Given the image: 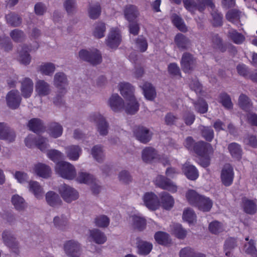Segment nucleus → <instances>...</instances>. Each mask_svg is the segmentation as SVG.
<instances>
[{
    "mask_svg": "<svg viewBox=\"0 0 257 257\" xmlns=\"http://www.w3.org/2000/svg\"><path fill=\"white\" fill-rule=\"evenodd\" d=\"M55 170L61 177L69 180H72L76 175L74 167L70 163L65 161L58 162L56 164Z\"/></svg>",
    "mask_w": 257,
    "mask_h": 257,
    "instance_id": "obj_1",
    "label": "nucleus"
},
{
    "mask_svg": "<svg viewBox=\"0 0 257 257\" xmlns=\"http://www.w3.org/2000/svg\"><path fill=\"white\" fill-rule=\"evenodd\" d=\"M80 59L88 62L93 65L100 64L102 61L101 54L97 50L88 51L86 50H81L79 52Z\"/></svg>",
    "mask_w": 257,
    "mask_h": 257,
    "instance_id": "obj_2",
    "label": "nucleus"
},
{
    "mask_svg": "<svg viewBox=\"0 0 257 257\" xmlns=\"http://www.w3.org/2000/svg\"><path fill=\"white\" fill-rule=\"evenodd\" d=\"M133 132L136 139L145 144L151 140L153 135L148 128L141 125L135 126Z\"/></svg>",
    "mask_w": 257,
    "mask_h": 257,
    "instance_id": "obj_3",
    "label": "nucleus"
},
{
    "mask_svg": "<svg viewBox=\"0 0 257 257\" xmlns=\"http://www.w3.org/2000/svg\"><path fill=\"white\" fill-rule=\"evenodd\" d=\"M180 64L182 70L185 73H190L196 66V59L192 54L185 52L182 55Z\"/></svg>",
    "mask_w": 257,
    "mask_h": 257,
    "instance_id": "obj_4",
    "label": "nucleus"
},
{
    "mask_svg": "<svg viewBox=\"0 0 257 257\" xmlns=\"http://www.w3.org/2000/svg\"><path fill=\"white\" fill-rule=\"evenodd\" d=\"M59 193L63 200L70 203L78 198V193L74 188L66 184L61 185L59 188Z\"/></svg>",
    "mask_w": 257,
    "mask_h": 257,
    "instance_id": "obj_5",
    "label": "nucleus"
},
{
    "mask_svg": "<svg viewBox=\"0 0 257 257\" xmlns=\"http://www.w3.org/2000/svg\"><path fill=\"white\" fill-rule=\"evenodd\" d=\"M90 120L97 123V130L100 135L105 136L108 133V124L105 118L99 113H94L90 116Z\"/></svg>",
    "mask_w": 257,
    "mask_h": 257,
    "instance_id": "obj_6",
    "label": "nucleus"
},
{
    "mask_svg": "<svg viewBox=\"0 0 257 257\" xmlns=\"http://www.w3.org/2000/svg\"><path fill=\"white\" fill-rule=\"evenodd\" d=\"M155 184L159 187L173 193L177 191V186L173 181L163 175H158L156 177Z\"/></svg>",
    "mask_w": 257,
    "mask_h": 257,
    "instance_id": "obj_7",
    "label": "nucleus"
},
{
    "mask_svg": "<svg viewBox=\"0 0 257 257\" xmlns=\"http://www.w3.org/2000/svg\"><path fill=\"white\" fill-rule=\"evenodd\" d=\"M2 238L5 244L11 248L14 252L19 253V243L11 231L5 230L2 234Z\"/></svg>",
    "mask_w": 257,
    "mask_h": 257,
    "instance_id": "obj_8",
    "label": "nucleus"
},
{
    "mask_svg": "<svg viewBox=\"0 0 257 257\" xmlns=\"http://www.w3.org/2000/svg\"><path fill=\"white\" fill-rule=\"evenodd\" d=\"M22 100L20 93L17 90H12L8 92L6 96V101L8 106L15 109L20 106Z\"/></svg>",
    "mask_w": 257,
    "mask_h": 257,
    "instance_id": "obj_9",
    "label": "nucleus"
},
{
    "mask_svg": "<svg viewBox=\"0 0 257 257\" xmlns=\"http://www.w3.org/2000/svg\"><path fill=\"white\" fill-rule=\"evenodd\" d=\"M68 84L67 76L62 72L56 73L54 77V85L59 89L60 93H66V87Z\"/></svg>",
    "mask_w": 257,
    "mask_h": 257,
    "instance_id": "obj_10",
    "label": "nucleus"
},
{
    "mask_svg": "<svg viewBox=\"0 0 257 257\" xmlns=\"http://www.w3.org/2000/svg\"><path fill=\"white\" fill-rule=\"evenodd\" d=\"M174 43L179 50L185 51L189 49L192 45L191 40L182 33H178L174 37Z\"/></svg>",
    "mask_w": 257,
    "mask_h": 257,
    "instance_id": "obj_11",
    "label": "nucleus"
},
{
    "mask_svg": "<svg viewBox=\"0 0 257 257\" xmlns=\"http://www.w3.org/2000/svg\"><path fill=\"white\" fill-rule=\"evenodd\" d=\"M193 151L198 156H205L212 152V147L208 143L199 141L195 143Z\"/></svg>",
    "mask_w": 257,
    "mask_h": 257,
    "instance_id": "obj_12",
    "label": "nucleus"
},
{
    "mask_svg": "<svg viewBox=\"0 0 257 257\" xmlns=\"http://www.w3.org/2000/svg\"><path fill=\"white\" fill-rule=\"evenodd\" d=\"M143 199L145 205L149 209L155 210L159 206L160 201L158 197L152 192L146 193Z\"/></svg>",
    "mask_w": 257,
    "mask_h": 257,
    "instance_id": "obj_13",
    "label": "nucleus"
},
{
    "mask_svg": "<svg viewBox=\"0 0 257 257\" xmlns=\"http://www.w3.org/2000/svg\"><path fill=\"white\" fill-rule=\"evenodd\" d=\"M16 138L14 131L4 122H0V139L13 142Z\"/></svg>",
    "mask_w": 257,
    "mask_h": 257,
    "instance_id": "obj_14",
    "label": "nucleus"
},
{
    "mask_svg": "<svg viewBox=\"0 0 257 257\" xmlns=\"http://www.w3.org/2000/svg\"><path fill=\"white\" fill-rule=\"evenodd\" d=\"M34 83L33 81L28 77L25 78L21 81V90L22 95L25 98H29L33 91Z\"/></svg>",
    "mask_w": 257,
    "mask_h": 257,
    "instance_id": "obj_15",
    "label": "nucleus"
},
{
    "mask_svg": "<svg viewBox=\"0 0 257 257\" xmlns=\"http://www.w3.org/2000/svg\"><path fill=\"white\" fill-rule=\"evenodd\" d=\"M109 104L115 112L120 111L124 106L123 99L117 94L112 95L109 99Z\"/></svg>",
    "mask_w": 257,
    "mask_h": 257,
    "instance_id": "obj_16",
    "label": "nucleus"
},
{
    "mask_svg": "<svg viewBox=\"0 0 257 257\" xmlns=\"http://www.w3.org/2000/svg\"><path fill=\"white\" fill-rule=\"evenodd\" d=\"M120 36L116 30H112L106 40L107 45L111 48H115L120 43Z\"/></svg>",
    "mask_w": 257,
    "mask_h": 257,
    "instance_id": "obj_17",
    "label": "nucleus"
},
{
    "mask_svg": "<svg viewBox=\"0 0 257 257\" xmlns=\"http://www.w3.org/2000/svg\"><path fill=\"white\" fill-rule=\"evenodd\" d=\"M89 236L93 242L99 244H103L107 240L104 232L96 228L89 230Z\"/></svg>",
    "mask_w": 257,
    "mask_h": 257,
    "instance_id": "obj_18",
    "label": "nucleus"
},
{
    "mask_svg": "<svg viewBox=\"0 0 257 257\" xmlns=\"http://www.w3.org/2000/svg\"><path fill=\"white\" fill-rule=\"evenodd\" d=\"M80 248L79 243L73 240L66 241L64 245V249L66 253L71 257L74 256L75 253L79 252Z\"/></svg>",
    "mask_w": 257,
    "mask_h": 257,
    "instance_id": "obj_19",
    "label": "nucleus"
},
{
    "mask_svg": "<svg viewBox=\"0 0 257 257\" xmlns=\"http://www.w3.org/2000/svg\"><path fill=\"white\" fill-rule=\"evenodd\" d=\"M241 207L243 211L249 214H253L256 213L257 210L255 201L248 199L245 197L242 199Z\"/></svg>",
    "mask_w": 257,
    "mask_h": 257,
    "instance_id": "obj_20",
    "label": "nucleus"
},
{
    "mask_svg": "<svg viewBox=\"0 0 257 257\" xmlns=\"http://www.w3.org/2000/svg\"><path fill=\"white\" fill-rule=\"evenodd\" d=\"M182 169L186 177L190 180H195L199 176L198 170L193 165L185 163L183 165Z\"/></svg>",
    "mask_w": 257,
    "mask_h": 257,
    "instance_id": "obj_21",
    "label": "nucleus"
},
{
    "mask_svg": "<svg viewBox=\"0 0 257 257\" xmlns=\"http://www.w3.org/2000/svg\"><path fill=\"white\" fill-rule=\"evenodd\" d=\"M36 91L40 96H45L50 94V85L43 80H38L36 83Z\"/></svg>",
    "mask_w": 257,
    "mask_h": 257,
    "instance_id": "obj_22",
    "label": "nucleus"
},
{
    "mask_svg": "<svg viewBox=\"0 0 257 257\" xmlns=\"http://www.w3.org/2000/svg\"><path fill=\"white\" fill-rule=\"evenodd\" d=\"M146 98L149 100H153L156 96V92L153 85L148 82H145L140 86Z\"/></svg>",
    "mask_w": 257,
    "mask_h": 257,
    "instance_id": "obj_23",
    "label": "nucleus"
},
{
    "mask_svg": "<svg viewBox=\"0 0 257 257\" xmlns=\"http://www.w3.org/2000/svg\"><path fill=\"white\" fill-rule=\"evenodd\" d=\"M158 159L156 150L152 147H146L142 151V159L146 163H151Z\"/></svg>",
    "mask_w": 257,
    "mask_h": 257,
    "instance_id": "obj_24",
    "label": "nucleus"
},
{
    "mask_svg": "<svg viewBox=\"0 0 257 257\" xmlns=\"http://www.w3.org/2000/svg\"><path fill=\"white\" fill-rule=\"evenodd\" d=\"M121 94L126 99L135 97L134 87L129 83L121 82L119 84Z\"/></svg>",
    "mask_w": 257,
    "mask_h": 257,
    "instance_id": "obj_25",
    "label": "nucleus"
},
{
    "mask_svg": "<svg viewBox=\"0 0 257 257\" xmlns=\"http://www.w3.org/2000/svg\"><path fill=\"white\" fill-rule=\"evenodd\" d=\"M27 126L30 131L37 134L44 131L45 128L42 120L38 118L30 119Z\"/></svg>",
    "mask_w": 257,
    "mask_h": 257,
    "instance_id": "obj_26",
    "label": "nucleus"
},
{
    "mask_svg": "<svg viewBox=\"0 0 257 257\" xmlns=\"http://www.w3.org/2000/svg\"><path fill=\"white\" fill-rule=\"evenodd\" d=\"M160 200L162 207L166 210H170L174 206V198L167 192H163L160 194Z\"/></svg>",
    "mask_w": 257,
    "mask_h": 257,
    "instance_id": "obj_27",
    "label": "nucleus"
},
{
    "mask_svg": "<svg viewBox=\"0 0 257 257\" xmlns=\"http://www.w3.org/2000/svg\"><path fill=\"white\" fill-rule=\"evenodd\" d=\"M46 200L47 203L52 207H57L62 204V200L58 194L50 191L46 194Z\"/></svg>",
    "mask_w": 257,
    "mask_h": 257,
    "instance_id": "obj_28",
    "label": "nucleus"
},
{
    "mask_svg": "<svg viewBox=\"0 0 257 257\" xmlns=\"http://www.w3.org/2000/svg\"><path fill=\"white\" fill-rule=\"evenodd\" d=\"M34 171L37 175L44 178H47L50 176V167L42 163H38L35 165Z\"/></svg>",
    "mask_w": 257,
    "mask_h": 257,
    "instance_id": "obj_29",
    "label": "nucleus"
},
{
    "mask_svg": "<svg viewBox=\"0 0 257 257\" xmlns=\"http://www.w3.org/2000/svg\"><path fill=\"white\" fill-rule=\"evenodd\" d=\"M127 101L126 105L124 107L126 113L129 114H135L139 109V104L135 97L126 99Z\"/></svg>",
    "mask_w": 257,
    "mask_h": 257,
    "instance_id": "obj_30",
    "label": "nucleus"
},
{
    "mask_svg": "<svg viewBox=\"0 0 257 257\" xmlns=\"http://www.w3.org/2000/svg\"><path fill=\"white\" fill-rule=\"evenodd\" d=\"M81 153V150L78 146L72 145L66 148V153L70 160L73 161L78 160Z\"/></svg>",
    "mask_w": 257,
    "mask_h": 257,
    "instance_id": "obj_31",
    "label": "nucleus"
},
{
    "mask_svg": "<svg viewBox=\"0 0 257 257\" xmlns=\"http://www.w3.org/2000/svg\"><path fill=\"white\" fill-rule=\"evenodd\" d=\"M5 18L8 24L13 27L20 26L22 22L21 17L17 14L11 12L5 16Z\"/></svg>",
    "mask_w": 257,
    "mask_h": 257,
    "instance_id": "obj_32",
    "label": "nucleus"
},
{
    "mask_svg": "<svg viewBox=\"0 0 257 257\" xmlns=\"http://www.w3.org/2000/svg\"><path fill=\"white\" fill-rule=\"evenodd\" d=\"M138 253L141 255H148L153 248V244L148 241L140 240L137 242Z\"/></svg>",
    "mask_w": 257,
    "mask_h": 257,
    "instance_id": "obj_33",
    "label": "nucleus"
},
{
    "mask_svg": "<svg viewBox=\"0 0 257 257\" xmlns=\"http://www.w3.org/2000/svg\"><path fill=\"white\" fill-rule=\"evenodd\" d=\"M125 19L130 22L133 21L138 16L137 8L134 5H127L124 10Z\"/></svg>",
    "mask_w": 257,
    "mask_h": 257,
    "instance_id": "obj_34",
    "label": "nucleus"
},
{
    "mask_svg": "<svg viewBox=\"0 0 257 257\" xmlns=\"http://www.w3.org/2000/svg\"><path fill=\"white\" fill-rule=\"evenodd\" d=\"M212 201L208 198L202 195L196 207L203 212L209 211L212 206Z\"/></svg>",
    "mask_w": 257,
    "mask_h": 257,
    "instance_id": "obj_35",
    "label": "nucleus"
},
{
    "mask_svg": "<svg viewBox=\"0 0 257 257\" xmlns=\"http://www.w3.org/2000/svg\"><path fill=\"white\" fill-rule=\"evenodd\" d=\"M242 16V13L236 9H231L227 12L226 19L229 22L238 24Z\"/></svg>",
    "mask_w": 257,
    "mask_h": 257,
    "instance_id": "obj_36",
    "label": "nucleus"
},
{
    "mask_svg": "<svg viewBox=\"0 0 257 257\" xmlns=\"http://www.w3.org/2000/svg\"><path fill=\"white\" fill-rule=\"evenodd\" d=\"M30 191L32 192L38 199L43 197L44 192L41 186L37 181H30L29 183Z\"/></svg>",
    "mask_w": 257,
    "mask_h": 257,
    "instance_id": "obj_37",
    "label": "nucleus"
},
{
    "mask_svg": "<svg viewBox=\"0 0 257 257\" xmlns=\"http://www.w3.org/2000/svg\"><path fill=\"white\" fill-rule=\"evenodd\" d=\"M48 130L50 135L54 138L59 137L63 132L62 125L55 122H51L49 124Z\"/></svg>",
    "mask_w": 257,
    "mask_h": 257,
    "instance_id": "obj_38",
    "label": "nucleus"
},
{
    "mask_svg": "<svg viewBox=\"0 0 257 257\" xmlns=\"http://www.w3.org/2000/svg\"><path fill=\"white\" fill-rule=\"evenodd\" d=\"M228 149L231 155L234 158L239 159L242 156V149L240 146L236 143H232L228 146Z\"/></svg>",
    "mask_w": 257,
    "mask_h": 257,
    "instance_id": "obj_39",
    "label": "nucleus"
},
{
    "mask_svg": "<svg viewBox=\"0 0 257 257\" xmlns=\"http://www.w3.org/2000/svg\"><path fill=\"white\" fill-rule=\"evenodd\" d=\"M55 70V65L51 62L44 63L39 66V71L45 75H52Z\"/></svg>",
    "mask_w": 257,
    "mask_h": 257,
    "instance_id": "obj_40",
    "label": "nucleus"
},
{
    "mask_svg": "<svg viewBox=\"0 0 257 257\" xmlns=\"http://www.w3.org/2000/svg\"><path fill=\"white\" fill-rule=\"evenodd\" d=\"M53 224L58 229H63L67 226L68 219L64 215L57 216L54 218Z\"/></svg>",
    "mask_w": 257,
    "mask_h": 257,
    "instance_id": "obj_41",
    "label": "nucleus"
},
{
    "mask_svg": "<svg viewBox=\"0 0 257 257\" xmlns=\"http://www.w3.org/2000/svg\"><path fill=\"white\" fill-rule=\"evenodd\" d=\"M228 37L236 44H242L245 40V37L242 34L234 30L228 32Z\"/></svg>",
    "mask_w": 257,
    "mask_h": 257,
    "instance_id": "obj_42",
    "label": "nucleus"
},
{
    "mask_svg": "<svg viewBox=\"0 0 257 257\" xmlns=\"http://www.w3.org/2000/svg\"><path fill=\"white\" fill-rule=\"evenodd\" d=\"M12 202L15 208L19 211L24 210L26 207V203L21 196L14 195L12 198Z\"/></svg>",
    "mask_w": 257,
    "mask_h": 257,
    "instance_id": "obj_43",
    "label": "nucleus"
},
{
    "mask_svg": "<svg viewBox=\"0 0 257 257\" xmlns=\"http://www.w3.org/2000/svg\"><path fill=\"white\" fill-rule=\"evenodd\" d=\"M156 241L160 244L166 245L170 242L169 235L163 231H158L154 235Z\"/></svg>",
    "mask_w": 257,
    "mask_h": 257,
    "instance_id": "obj_44",
    "label": "nucleus"
},
{
    "mask_svg": "<svg viewBox=\"0 0 257 257\" xmlns=\"http://www.w3.org/2000/svg\"><path fill=\"white\" fill-rule=\"evenodd\" d=\"M172 21L174 25L180 31L186 32L188 31L183 20L179 16L176 14L172 16Z\"/></svg>",
    "mask_w": 257,
    "mask_h": 257,
    "instance_id": "obj_45",
    "label": "nucleus"
},
{
    "mask_svg": "<svg viewBox=\"0 0 257 257\" xmlns=\"http://www.w3.org/2000/svg\"><path fill=\"white\" fill-rule=\"evenodd\" d=\"M182 218L184 221L189 223H193L196 220V215L192 209L187 208L183 211Z\"/></svg>",
    "mask_w": 257,
    "mask_h": 257,
    "instance_id": "obj_46",
    "label": "nucleus"
},
{
    "mask_svg": "<svg viewBox=\"0 0 257 257\" xmlns=\"http://www.w3.org/2000/svg\"><path fill=\"white\" fill-rule=\"evenodd\" d=\"M133 225L134 227L139 231H142L146 228V220L145 218L134 215L132 216Z\"/></svg>",
    "mask_w": 257,
    "mask_h": 257,
    "instance_id": "obj_47",
    "label": "nucleus"
},
{
    "mask_svg": "<svg viewBox=\"0 0 257 257\" xmlns=\"http://www.w3.org/2000/svg\"><path fill=\"white\" fill-rule=\"evenodd\" d=\"M186 196L190 204L196 206L202 195L193 190H190L187 192Z\"/></svg>",
    "mask_w": 257,
    "mask_h": 257,
    "instance_id": "obj_48",
    "label": "nucleus"
},
{
    "mask_svg": "<svg viewBox=\"0 0 257 257\" xmlns=\"http://www.w3.org/2000/svg\"><path fill=\"white\" fill-rule=\"evenodd\" d=\"M173 234L178 238L183 239L187 235V230L180 224H175L172 229Z\"/></svg>",
    "mask_w": 257,
    "mask_h": 257,
    "instance_id": "obj_49",
    "label": "nucleus"
},
{
    "mask_svg": "<svg viewBox=\"0 0 257 257\" xmlns=\"http://www.w3.org/2000/svg\"><path fill=\"white\" fill-rule=\"evenodd\" d=\"M10 36L14 42L17 43L23 42L26 38L24 32L17 29L12 30L10 33Z\"/></svg>",
    "mask_w": 257,
    "mask_h": 257,
    "instance_id": "obj_50",
    "label": "nucleus"
},
{
    "mask_svg": "<svg viewBox=\"0 0 257 257\" xmlns=\"http://www.w3.org/2000/svg\"><path fill=\"white\" fill-rule=\"evenodd\" d=\"M64 7L69 15H73L77 11L76 0H65L63 4Z\"/></svg>",
    "mask_w": 257,
    "mask_h": 257,
    "instance_id": "obj_51",
    "label": "nucleus"
},
{
    "mask_svg": "<svg viewBox=\"0 0 257 257\" xmlns=\"http://www.w3.org/2000/svg\"><path fill=\"white\" fill-rule=\"evenodd\" d=\"M136 48L141 52H145L148 48V42L143 36H139L135 40Z\"/></svg>",
    "mask_w": 257,
    "mask_h": 257,
    "instance_id": "obj_52",
    "label": "nucleus"
},
{
    "mask_svg": "<svg viewBox=\"0 0 257 257\" xmlns=\"http://www.w3.org/2000/svg\"><path fill=\"white\" fill-rule=\"evenodd\" d=\"M95 225L99 227L105 228L107 227L109 224V218L104 215H99L94 219Z\"/></svg>",
    "mask_w": 257,
    "mask_h": 257,
    "instance_id": "obj_53",
    "label": "nucleus"
},
{
    "mask_svg": "<svg viewBox=\"0 0 257 257\" xmlns=\"http://www.w3.org/2000/svg\"><path fill=\"white\" fill-rule=\"evenodd\" d=\"M91 154L97 162H101L103 160L104 155L101 146H94L91 149Z\"/></svg>",
    "mask_w": 257,
    "mask_h": 257,
    "instance_id": "obj_54",
    "label": "nucleus"
},
{
    "mask_svg": "<svg viewBox=\"0 0 257 257\" xmlns=\"http://www.w3.org/2000/svg\"><path fill=\"white\" fill-rule=\"evenodd\" d=\"M106 30L105 25L102 22L97 23L95 27L93 35L97 38H101L104 36Z\"/></svg>",
    "mask_w": 257,
    "mask_h": 257,
    "instance_id": "obj_55",
    "label": "nucleus"
},
{
    "mask_svg": "<svg viewBox=\"0 0 257 257\" xmlns=\"http://www.w3.org/2000/svg\"><path fill=\"white\" fill-rule=\"evenodd\" d=\"M195 110L200 113H204L207 111L208 105L203 99H199L194 102Z\"/></svg>",
    "mask_w": 257,
    "mask_h": 257,
    "instance_id": "obj_56",
    "label": "nucleus"
},
{
    "mask_svg": "<svg viewBox=\"0 0 257 257\" xmlns=\"http://www.w3.org/2000/svg\"><path fill=\"white\" fill-rule=\"evenodd\" d=\"M208 228L210 232L214 234H218L223 231L222 224L217 221L211 222Z\"/></svg>",
    "mask_w": 257,
    "mask_h": 257,
    "instance_id": "obj_57",
    "label": "nucleus"
},
{
    "mask_svg": "<svg viewBox=\"0 0 257 257\" xmlns=\"http://www.w3.org/2000/svg\"><path fill=\"white\" fill-rule=\"evenodd\" d=\"M238 103L240 107L243 110L247 111L251 106L249 98L245 95L241 94L239 97Z\"/></svg>",
    "mask_w": 257,
    "mask_h": 257,
    "instance_id": "obj_58",
    "label": "nucleus"
},
{
    "mask_svg": "<svg viewBox=\"0 0 257 257\" xmlns=\"http://www.w3.org/2000/svg\"><path fill=\"white\" fill-rule=\"evenodd\" d=\"M101 10L99 4H96L94 6H90L88 10L89 15L91 19H96L101 14Z\"/></svg>",
    "mask_w": 257,
    "mask_h": 257,
    "instance_id": "obj_59",
    "label": "nucleus"
},
{
    "mask_svg": "<svg viewBox=\"0 0 257 257\" xmlns=\"http://www.w3.org/2000/svg\"><path fill=\"white\" fill-rule=\"evenodd\" d=\"M202 137L208 142H211L214 138V132L212 128L208 126H202L201 129Z\"/></svg>",
    "mask_w": 257,
    "mask_h": 257,
    "instance_id": "obj_60",
    "label": "nucleus"
},
{
    "mask_svg": "<svg viewBox=\"0 0 257 257\" xmlns=\"http://www.w3.org/2000/svg\"><path fill=\"white\" fill-rule=\"evenodd\" d=\"M197 10L200 12H203L206 7H208L212 9L215 8V5L212 0H197Z\"/></svg>",
    "mask_w": 257,
    "mask_h": 257,
    "instance_id": "obj_61",
    "label": "nucleus"
},
{
    "mask_svg": "<svg viewBox=\"0 0 257 257\" xmlns=\"http://www.w3.org/2000/svg\"><path fill=\"white\" fill-rule=\"evenodd\" d=\"M35 146L42 152L46 151L49 147L48 139L42 136H39L37 137Z\"/></svg>",
    "mask_w": 257,
    "mask_h": 257,
    "instance_id": "obj_62",
    "label": "nucleus"
},
{
    "mask_svg": "<svg viewBox=\"0 0 257 257\" xmlns=\"http://www.w3.org/2000/svg\"><path fill=\"white\" fill-rule=\"evenodd\" d=\"M77 180L80 183L90 184L93 183V177L90 174L86 172H79Z\"/></svg>",
    "mask_w": 257,
    "mask_h": 257,
    "instance_id": "obj_63",
    "label": "nucleus"
},
{
    "mask_svg": "<svg viewBox=\"0 0 257 257\" xmlns=\"http://www.w3.org/2000/svg\"><path fill=\"white\" fill-rule=\"evenodd\" d=\"M234 173L232 167L229 165H226V186H229L232 183Z\"/></svg>",
    "mask_w": 257,
    "mask_h": 257,
    "instance_id": "obj_64",
    "label": "nucleus"
}]
</instances>
